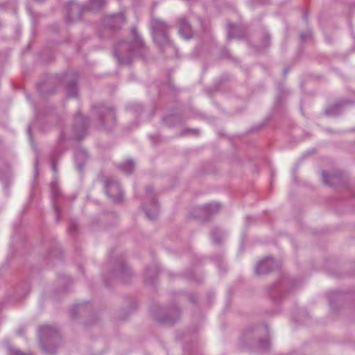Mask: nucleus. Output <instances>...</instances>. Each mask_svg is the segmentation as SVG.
<instances>
[{
  "instance_id": "obj_1",
  "label": "nucleus",
  "mask_w": 355,
  "mask_h": 355,
  "mask_svg": "<svg viewBox=\"0 0 355 355\" xmlns=\"http://www.w3.org/2000/svg\"><path fill=\"white\" fill-rule=\"evenodd\" d=\"M131 42L121 41L115 46L114 55L121 64L130 63L135 57L146 60L149 50L135 26L130 28Z\"/></svg>"
},
{
  "instance_id": "obj_2",
  "label": "nucleus",
  "mask_w": 355,
  "mask_h": 355,
  "mask_svg": "<svg viewBox=\"0 0 355 355\" xmlns=\"http://www.w3.org/2000/svg\"><path fill=\"white\" fill-rule=\"evenodd\" d=\"M78 76L76 73H68L64 75L57 76L56 78L49 77L46 80L40 82L37 84L38 91L43 95H49L53 94L55 88L52 85L55 82L66 83L67 94L70 97H76L78 95L77 86Z\"/></svg>"
},
{
  "instance_id": "obj_3",
  "label": "nucleus",
  "mask_w": 355,
  "mask_h": 355,
  "mask_svg": "<svg viewBox=\"0 0 355 355\" xmlns=\"http://www.w3.org/2000/svg\"><path fill=\"white\" fill-rule=\"evenodd\" d=\"M150 28L155 43L159 47L169 46L171 41L169 38L170 26L163 19L152 17Z\"/></svg>"
},
{
  "instance_id": "obj_4",
  "label": "nucleus",
  "mask_w": 355,
  "mask_h": 355,
  "mask_svg": "<svg viewBox=\"0 0 355 355\" xmlns=\"http://www.w3.org/2000/svg\"><path fill=\"white\" fill-rule=\"evenodd\" d=\"M151 312L154 319L160 324L171 325L177 322L180 315L179 308L176 305L163 308L159 305L154 306Z\"/></svg>"
},
{
  "instance_id": "obj_5",
  "label": "nucleus",
  "mask_w": 355,
  "mask_h": 355,
  "mask_svg": "<svg viewBox=\"0 0 355 355\" xmlns=\"http://www.w3.org/2000/svg\"><path fill=\"white\" fill-rule=\"evenodd\" d=\"M39 334L42 349L46 353L54 354L55 352V347H51L50 345L60 340V335L57 327L49 324L41 326L39 329Z\"/></svg>"
},
{
  "instance_id": "obj_6",
  "label": "nucleus",
  "mask_w": 355,
  "mask_h": 355,
  "mask_svg": "<svg viewBox=\"0 0 355 355\" xmlns=\"http://www.w3.org/2000/svg\"><path fill=\"white\" fill-rule=\"evenodd\" d=\"M261 331H263L265 334H268V326H265L261 329H249L246 330L243 334V339L248 345L252 347H255L261 350H267L270 347V341L268 338H265L263 339L259 338Z\"/></svg>"
},
{
  "instance_id": "obj_7",
  "label": "nucleus",
  "mask_w": 355,
  "mask_h": 355,
  "mask_svg": "<svg viewBox=\"0 0 355 355\" xmlns=\"http://www.w3.org/2000/svg\"><path fill=\"white\" fill-rule=\"evenodd\" d=\"M133 273L122 257L118 258L112 263L110 272L112 278L118 279L123 283L128 282L132 277Z\"/></svg>"
},
{
  "instance_id": "obj_8",
  "label": "nucleus",
  "mask_w": 355,
  "mask_h": 355,
  "mask_svg": "<svg viewBox=\"0 0 355 355\" xmlns=\"http://www.w3.org/2000/svg\"><path fill=\"white\" fill-rule=\"evenodd\" d=\"M291 289L292 286L289 284L288 280L286 277H284L271 285L268 288V292L272 302L275 304H279L284 297L286 291Z\"/></svg>"
},
{
  "instance_id": "obj_9",
  "label": "nucleus",
  "mask_w": 355,
  "mask_h": 355,
  "mask_svg": "<svg viewBox=\"0 0 355 355\" xmlns=\"http://www.w3.org/2000/svg\"><path fill=\"white\" fill-rule=\"evenodd\" d=\"M124 24L125 17L121 12L106 15L101 20V26L104 31H117Z\"/></svg>"
},
{
  "instance_id": "obj_10",
  "label": "nucleus",
  "mask_w": 355,
  "mask_h": 355,
  "mask_svg": "<svg viewBox=\"0 0 355 355\" xmlns=\"http://www.w3.org/2000/svg\"><path fill=\"white\" fill-rule=\"evenodd\" d=\"M88 124L89 119L83 117L80 112H78L74 118L73 133L69 136L68 139L76 140L83 139L85 135Z\"/></svg>"
},
{
  "instance_id": "obj_11",
  "label": "nucleus",
  "mask_w": 355,
  "mask_h": 355,
  "mask_svg": "<svg viewBox=\"0 0 355 355\" xmlns=\"http://www.w3.org/2000/svg\"><path fill=\"white\" fill-rule=\"evenodd\" d=\"M98 119L102 127L107 130L112 129L116 124V115L112 107H101L98 110Z\"/></svg>"
},
{
  "instance_id": "obj_12",
  "label": "nucleus",
  "mask_w": 355,
  "mask_h": 355,
  "mask_svg": "<svg viewBox=\"0 0 355 355\" xmlns=\"http://www.w3.org/2000/svg\"><path fill=\"white\" fill-rule=\"evenodd\" d=\"M106 194L114 202L122 200L123 193L118 182L112 178H107L104 182Z\"/></svg>"
},
{
  "instance_id": "obj_13",
  "label": "nucleus",
  "mask_w": 355,
  "mask_h": 355,
  "mask_svg": "<svg viewBox=\"0 0 355 355\" xmlns=\"http://www.w3.org/2000/svg\"><path fill=\"white\" fill-rule=\"evenodd\" d=\"M175 26L179 35L185 40H190L194 35V31L188 18L184 15L175 19Z\"/></svg>"
},
{
  "instance_id": "obj_14",
  "label": "nucleus",
  "mask_w": 355,
  "mask_h": 355,
  "mask_svg": "<svg viewBox=\"0 0 355 355\" xmlns=\"http://www.w3.org/2000/svg\"><path fill=\"white\" fill-rule=\"evenodd\" d=\"M146 194L148 198L150 200L152 209H144L146 215L149 220H155L157 218L159 214V206L155 198L153 188L148 186L146 189Z\"/></svg>"
},
{
  "instance_id": "obj_15",
  "label": "nucleus",
  "mask_w": 355,
  "mask_h": 355,
  "mask_svg": "<svg viewBox=\"0 0 355 355\" xmlns=\"http://www.w3.org/2000/svg\"><path fill=\"white\" fill-rule=\"evenodd\" d=\"M50 187L53 205L55 209V220L57 222H59L60 220V215L62 214V210L60 207V198H62V193L59 190L58 183L55 180L51 182Z\"/></svg>"
},
{
  "instance_id": "obj_16",
  "label": "nucleus",
  "mask_w": 355,
  "mask_h": 355,
  "mask_svg": "<svg viewBox=\"0 0 355 355\" xmlns=\"http://www.w3.org/2000/svg\"><path fill=\"white\" fill-rule=\"evenodd\" d=\"M279 264L273 259L272 257H266L259 261L255 267V273L258 275L268 274L269 272L278 268Z\"/></svg>"
},
{
  "instance_id": "obj_17",
  "label": "nucleus",
  "mask_w": 355,
  "mask_h": 355,
  "mask_svg": "<svg viewBox=\"0 0 355 355\" xmlns=\"http://www.w3.org/2000/svg\"><path fill=\"white\" fill-rule=\"evenodd\" d=\"M66 20L68 23H71L81 18L83 8L79 4L72 1L66 5Z\"/></svg>"
},
{
  "instance_id": "obj_18",
  "label": "nucleus",
  "mask_w": 355,
  "mask_h": 355,
  "mask_svg": "<svg viewBox=\"0 0 355 355\" xmlns=\"http://www.w3.org/2000/svg\"><path fill=\"white\" fill-rule=\"evenodd\" d=\"M202 215L195 216V217H200L203 220H209L211 216L216 214L220 209V205L217 202H213L207 205H205L198 208Z\"/></svg>"
},
{
  "instance_id": "obj_19",
  "label": "nucleus",
  "mask_w": 355,
  "mask_h": 355,
  "mask_svg": "<svg viewBox=\"0 0 355 355\" xmlns=\"http://www.w3.org/2000/svg\"><path fill=\"white\" fill-rule=\"evenodd\" d=\"M67 139V136L65 135V132H62L60 133V135L58 139V144L54 148L52 155H51V165H52V169L57 172V160L56 157L62 153L64 150L65 148L63 146L64 141H65Z\"/></svg>"
},
{
  "instance_id": "obj_20",
  "label": "nucleus",
  "mask_w": 355,
  "mask_h": 355,
  "mask_svg": "<svg viewBox=\"0 0 355 355\" xmlns=\"http://www.w3.org/2000/svg\"><path fill=\"white\" fill-rule=\"evenodd\" d=\"M322 181L324 184L331 187L339 185L342 183V174L340 173L329 175L325 171L322 172Z\"/></svg>"
},
{
  "instance_id": "obj_21",
  "label": "nucleus",
  "mask_w": 355,
  "mask_h": 355,
  "mask_svg": "<svg viewBox=\"0 0 355 355\" xmlns=\"http://www.w3.org/2000/svg\"><path fill=\"white\" fill-rule=\"evenodd\" d=\"M75 161L76 165L79 171L83 170L84 164L88 159V154L86 150L83 148H77L75 151Z\"/></svg>"
},
{
  "instance_id": "obj_22",
  "label": "nucleus",
  "mask_w": 355,
  "mask_h": 355,
  "mask_svg": "<svg viewBox=\"0 0 355 355\" xmlns=\"http://www.w3.org/2000/svg\"><path fill=\"white\" fill-rule=\"evenodd\" d=\"M245 36V33L241 27L234 24H229L227 40L233 38L241 39Z\"/></svg>"
},
{
  "instance_id": "obj_23",
  "label": "nucleus",
  "mask_w": 355,
  "mask_h": 355,
  "mask_svg": "<svg viewBox=\"0 0 355 355\" xmlns=\"http://www.w3.org/2000/svg\"><path fill=\"white\" fill-rule=\"evenodd\" d=\"M347 103V101H343L331 105L325 110V114L327 116L338 115L341 112V108Z\"/></svg>"
},
{
  "instance_id": "obj_24",
  "label": "nucleus",
  "mask_w": 355,
  "mask_h": 355,
  "mask_svg": "<svg viewBox=\"0 0 355 355\" xmlns=\"http://www.w3.org/2000/svg\"><path fill=\"white\" fill-rule=\"evenodd\" d=\"M159 272V268L156 265L146 268L144 273V280L146 282L151 284L155 277Z\"/></svg>"
},
{
  "instance_id": "obj_25",
  "label": "nucleus",
  "mask_w": 355,
  "mask_h": 355,
  "mask_svg": "<svg viewBox=\"0 0 355 355\" xmlns=\"http://www.w3.org/2000/svg\"><path fill=\"white\" fill-rule=\"evenodd\" d=\"M118 168L125 174H131L135 169V164L132 160L128 159L123 164L119 165Z\"/></svg>"
},
{
  "instance_id": "obj_26",
  "label": "nucleus",
  "mask_w": 355,
  "mask_h": 355,
  "mask_svg": "<svg viewBox=\"0 0 355 355\" xmlns=\"http://www.w3.org/2000/svg\"><path fill=\"white\" fill-rule=\"evenodd\" d=\"M107 3V0H89L88 9L90 10H97L104 7Z\"/></svg>"
},
{
  "instance_id": "obj_27",
  "label": "nucleus",
  "mask_w": 355,
  "mask_h": 355,
  "mask_svg": "<svg viewBox=\"0 0 355 355\" xmlns=\"http://www.w3.org/2000/svg\"><path fill=\"white\" fill-rule=\"evenodd\" d=\"M211 236L215 244H220L223 239V234L219 229L214 228L211 232Z\"/></svg>"
},
{
  "instance_id": "obj_28",
  "label": "nucleus",
  "mask_w": 355,
  "mask_h": 355,
  "mask_svg": "<svg viewBox=\"0 0 355 355\" xmlns=\"http://www.w3.org/2000/svg\"><path fill=\"white\" fill-rule=\"evenodd\" d=\"M78 229V224L76 221L71 220L69 225V232L70 234L74 235L77 233Z\"/></svg>"
},
{
  "instance_id": "obj_29",
  "label": "nucleus",
  "mask_w": 355,
  "mask_h": 355,
  "mask_svg": "<svg viewBox=\"0 0 355 355\" xmlns=\"http://www.w3.org/2000/svg\"><path fill=\"white\" fill-rule=\"evenodd\" d=\"M198 134H199L198 129H192V128H185L181 132L182 136L187 135H198Z\"/></svg>"
},
{
  "instance_id": "obj_30",
  "label": "nucleus",
  "mask_w": 355,
  "mask_h": 355,
  "mask_svg": "<svg viewBox=\"0 0 355 355\" xmlns=\"http://www.w3.org/2000/svg\"><path fill=\"white\" fill-rule=\"evenodd\" d=\"M9 355H32L31 354H24L19 349L9 348Z\"/></svg>"
},
{
  "instance_id": "obj_31",
  "label": "nucleus",
  "mask_w": 355,
  "mask_h": 355,
  "mask_svg": "<svg viewBox=\"0 0 355 355\" xmlns=\"http://www.w3.org/2000/svg\"><path fill=\"white\" fill-rule=\"evenodd\" d=\"M270 44V36L268 33H264L262 37V44L264 47H267Z\"/></svg>"
},
{
  "instance_id": "obj_32",
  "label": "nucleus",
  "mask_w": 355,
  "mask_h": 355,
  "mask_svg": "<svg viewBox=\"0 0 355 355\" xmlns=\"http://www.w3.org/2000/svg\"><path fill=\"white\" fill-rule=\"evenodd\" d=\"M217 266L220 270H223V272L226 271V264L222 259L217 261Z\"/></svg>"
},
{
  "instance_id": "obj_33",
  "label": "nucleus",
  "mask_w": 355,
  "mask_h": 355,
  "mask_svg": "<svg viewBox=\"0 0 355 355\" xmlns=\"http://www.w3.org/2000/svg\"><path fill=\"white\" fill-rule=\"evenodd\" d=\"M81 308H82V306L81 305H75L73 306V308L71 310V315L72 317H75L76 316V311H80L81 310Z\"/></svg>"
},
{
  "instance_id": "obj_34",
  "label": "nucleus",
  "mask_w": 355,
  "mask_h": 355,
  "mask_svg": "<svg viewBox=\"0 0 355 355\" xmlns=\"http://www.w3.org/2000/svg\"><path fill=\"white\" fill-rule=\"evenodd\" d=\"M309 36V33H301L300 34V37L302 41H305L308 38Z\"/></svg>"
},
{
  "instance_id": "obj_35",
  "label": "nucleus",
  "mask_w": 355,
  "mask_h": 355,
  "mask_svg": "<svg viewBox=\"0 0 355 355\" xmlns=\"http://www.w3.org/2000/svg\"><path fill=\"white\" fill-rule=\"evenodd\" d=\"M173 118H177L176 116H167L164 121H165V123H168V121H170L171 119H173Z\"/></svg>"
},
{
  "instance_id": "obj_36",
  "label": "nucleus",
  "mask_w": 355,
  "mask_h": 355,
  "mask_svg": "<svg viewBox=\"0 0 355 355\" xmlns=\"http://www.w3.org/2000/svg\"><path fill=\"white\" fill-rule=\"evenodd\" d=\"M28 135H29V137H30V139L32 141L31 133V127H28Z\"/></svg>"
},
{
  "instance_id": "obj_37",
  "label": "nucleus",
  "mask_w": 355,
  "mask_h": 355,
  "mask_svg": "<svg viewBox=\"0 0 355 355\" xmlns=\"http://www.w3.org/2000/svg\"><path fill=\"white\" fill-rule=\"evenodd\" d=\"M100 36H101V37H105V35L104 33H100Z\"/></svg>"
},
{
  "instance_id": "obj_38",
  "label": "nucleus",
  "mask_w": 355,
  "mask_h": 355,
  "mask_svg": "<svg viewBox=\"0 0 355 355\" xmlns=\"http://www.w3.org/2000/svg\"><path fill=\"white\" fill-rule=\"evenodd\" d=\"M37 159H36L35 163V168H37Z\"/></svg>"
},
{
  "instance_id": "obj_39",
  "label": "nucleus",
  "mask_w": 355,
  "mask_h": 355,
  "mask_svg": "<svg viewBox=\"0 0 355 355\" xmlns=\"http://www.w3.org/2000/svg\"><path fill=\"white\" fill-rule=\"evenodd\" d=\"M261 2H263V3L266 2V0H261Z\"/></svg>"
}]
</instances>
